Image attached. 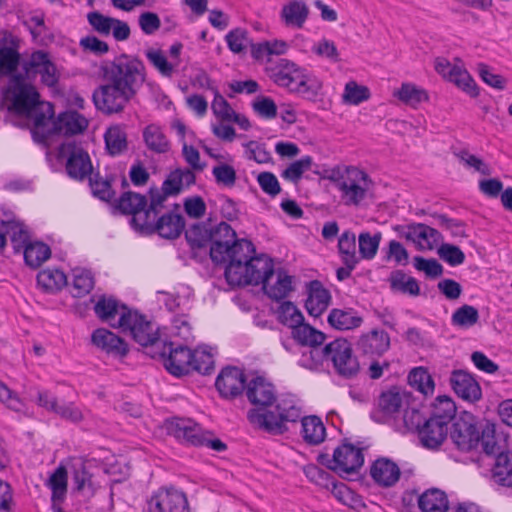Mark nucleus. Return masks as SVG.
Masks as SVG:
<instances>
[{
    "mask_svg": "<svg viewBox=\"0 0 512 512\" xmlns=\"http://www.w3.org/2000/svg\"><path fill=\"white\" fill-rule=\"evenodd\" d=\"M19 40L12 33L5 31L0 39V76L9 75L19 65Z\"/></svg>",
    "mask_w": 512,
    "mask_h": 512,
    "instance_id": "4be33fe9",
    "label": "nucleus"
},
{
    "mask_svg": "<svg viewBox=\"0 0 512 512\" xmlns=\"http://www.w3.org/2000/svg\"><path fill=\"white\" fill-rule=\"evenodd\" d=\"M301 419V434L304 441L311 445H318L324 441L326 428L322 420L317 416H306Z\"/></svg>",
    "mask_w": 512,
    "mask_h": 512,
    "instance_id": "e433bc0d",
    "label": "nucleus"
},
{
    "mask_svg": "<svg viewBox=\"0 0 512 512\" xmlns=\"http://www.w3.org/2000/svg\"><path fill=\"white\" fill-rule=\"evenodd\" d=\"M302 69L303 68L287 59H281L276 66L271 69L270 77L275 84L291 91L297 76L302 73Z\"/></svg>",
    "mask_w": 512,
    "mask_h": 512,
    "instance_id": "7c9ffc66",
    "label": "nucleus"
},
{
    "mask_svg": "<svg viewBox=\"0 0 512 512\" xmlns=\"http://www.w3.org/2000/svg\"><path fill=\"white\" fill-rule=\"evenodd\" d=\"M492 479L501 486L512 487V451L500 453L496 457Z\"/></svg>",
    "mask_w": 512,
    "mask_h": 512,
    "instance_id": "a19ab883",
    "label": "nucleus"
},
{
    "mask_svg": "<svg viewBox=\"0 0 512 512\" xmlns=\"http://www.w3.org/2000/svg\"><path fill=\"white\" fill-rule=\"evenodd\" d=\"M363 463L362 449L349 443H343L334 450L329 468L340 476L350 475L358 472Z\"/></svg>",
    "mask_w": 512,
    "mask_h": 512,
    "instance_id": "dca6fc26",
    "label": "nucleus"
},
{
    "mask_svg": "<svg viewBox=\"0 0 512 512\" xmlns=\"http://www.w3.org/2000/svg\"><path fill=\"white\" fill-rule=\"evenodd\" d=\"M327 359L335 371L342 377L352 378L357 375L360 365L353 354L351 344L344 338H337L326 345Z\"/></svg>",
    "mask_w": 512,
    "mask_h": 512,
    "instance_id": "9d476101",
    "label": "nucleus"
},
{
    "mask_svg": "<svg viewBox=\"0 0 512 512\" xmlns=\"http://www.w3.org/2000/svg\"><path fill=\"white\" fill-rule=\"evenodd\" d=\"M298 364L306 369L317 371L322 367L323 361L327 359L326 346L321 345L303 347L300 350Z\"/></svg>",
    "mask_w": 512,
    "mask_h": 512,
    "instance_id": "49530a36",
    "label": "nucleus"
},
{
    "mask_svg": "<svg viewBox=\"0 0 512 512\" xmlns=\"http://www.w3.org/2000/svg\"><path fill=\"white\" fill-rule=\"evenodd\" d=\"M408 382L411 387L425 396L432 395L434 392V380L426 368L412 369L408 375Z\"/></svg>",
    "mask_w": 512,
    "mask_h": 512,
    "instance_id": "3c124183",
    "label": "nucleus"
},
{
    "mask_svg": "<svg viewBox=\"0 0 512 512\" xmlns=\"http://www.w3.org/2000/svg\"><path fill=\"white\" fill-rule=\"evenodd\" d=\"M191 371H197L203 375L210 374L214 369V356L207 348H198L193 351Z\"/></svg>",
    "mask_w": 512,
    "mask_h": 512,
    "instance_id": "052dcab7",
    "label": "nucleus"
},
{
    "mask_svg": "<svg viewBox=\"0 0 512 512\" xmlns=\"http://www.w3.org/2000/svg\"><path fill=\"white\" fill-rule=\"evenodd\" d=\"M143 140L147 148L154 153L164 154L170 150V142L159 125L146 126L143 130Z\"/></svg>",
    "mask_w": 512,
    "mask_h": 512,
    "instance_id": "c9c22d12",
    "label": "nucleus"
},
{
    "mask_svg": "<svg viewBox=\"0 0 512 512\" xmlns=\"http://www.w3.org/2000/svg\"><path fill=\"white\" fill-rule=\"evenodd\" d=\"M479 320L478 310L471 305H463L456 309L451 317V322L455 326L469 328L475 325Z\"/></svg>",
    "mask_w": 512,
    "mask_h": 512,
    "instance_id": "4d7b16f0",
    "label": "nucleus"
},
{
    "mask_svg": "<svg viewBox=\"0 0 512 512\" xmlns=\"http://www.w3.org/2000/svg\"><path fill=\"white\" fill-rule=\"evenodd\" d=\"M147 59L150 63L166 77H171L178 66V62H169L165 54L158 49L149 50L146 53Z\"/></svg>",
    "mask_w": 512,
    "mask_h": 512,
    "instance_id": "69168bd1",
    "label": "nucleus"
},
{
    "mask_svg": "<svg viewBox=\"0 0 512 512\" xmlns=\"http://www.w3.org/2000/svg\"><path fill=\"white\" fill-rule=\"evenodd\" d=\"M382 239L380 232L371 234L370 232H362L358 236L359 258L372 260L379 249Z\"/></svg>",
    "mask_w": 512,
    "mask_h": 512,
    "instance_id": "864d4df0",
    "label": "nucleus"
},
{
    "mask_svg": "<svg viewBox=\"0 0 512 512\" xmlns=\"http://www.w3.org/2000/svg\"><path fill=\"white\" fill-rule=\"evenodd\" d=\"M308 7L303 1L293 0L282 7L281 18L286 26L301 28L307 17Z\"/></svg>",
    "mask_w": 512,
    "mask_h": 512,
    "instance_id": "4c0bfd02",
    "label": "nucleus"
},
{
    "mask_svg": "<svg viewBox=\"0 0 512 512\" xmlns=\"http://www.w3.org/2000/svg\"><path fill=\"white\" fill-rule=\"evenodd\" d=\"M124 310L131 311L127 306L120 305L111 297H101L94 306L97 317L115 328H118L116 317L118 316L119 319Z\"/></svg>",
    "mask_w": 512,
    "mask_h": 512,
    "instance_id": "473e14b6",
    "label": "nucleus"
},
{
    "mask_svg": "<svg viewBox=\"0 0 512 512\" xmlns=\"http://www.w3.org/2000/svg\"><path fill=\"white\" fill-rule=\"evenodd\" d=\"M215 386L223 398H235L242 394L246 385L244 372L237 367L223 368L216 378Z\"/></svg>",
    "mask_w": 512,
    "mask_h": 512,
    "instance_id": "412c9836",
    "label": "nucleus"
},
{
    "mask_svg": "<svg viewBox=\"0 0 512 512\" xmlns=\"http://www.w3.org/2000/svg\"><path fill=\"white\" fill-rule=\"evenodd\" d=\"M3 94L11 102L9 109L32 118L36 128L44 127L54 116L52 104L40 101L36 88L22 75H13Z\"/></svg>",
    "mask_w": 512,
    "mask_h": 512,
    "instance_id": "39448f33",
    "label": "nucleus"
},
{
    "mask_svg": "<svg viewBox=\"0 0 512 512\" xmlns=\"http://www.w3.org/2000/svg\"><path fill=\"white\" fill-rule=\"evenodd\" d=\"M105 146L109 155L119 156L128 149L127 134L120 125L109 127L104 134Z\"/></svg>",
    "mask_w": 512,
    "mask_h": 512,
    "instance_id": "ea45409f",
    "label": "nucleus"
},
{
    "mask_svg": "<svg viewBox=\"0 0 512 512\" xmlns=\"http://www.w3.org/2000/svg\"><path fill=\"white\" fill-rule=\"evenodd\" d=\"M212 175L218 185L226 188H232L237 179L234 167L224 162H219L212 168Z\"/></svg>",
    "mask_w": 512,
    "mask_h": 512,
    "instance_id": "e2e57ef3",
    "label": "nucleus"
},
{
    "mask_svg": "<svg viewBox=\"0 0 512 512\" xmlns=\"http://www.w3.org/2000/svg\"><path fill=\"white\" fill-rule=\"evenodd\" d=\"M194 182L195 174L192 170L176 169L168 175L161 188L173 196L179 194L184 186H190Z\"/></svg>",
    "mask_w": 512,
    "mask_h": 512,
    "instance_id": "58836bf2",
    "label": "nucleus"
},
{
    "mask_svg": "<svg viewBox=\"0 0 512 512\" xmlns=\"http://www.w3.org/2000/svg\"><path fill=\"white\" fill-rule=\"evenodd\" d=\"M0 402L15 412L24 414L27 412L24 401L2 381H0Z\"/></svg>",
    "mask_w": 512,
    "mask_h": 512,
    "instance_id": "338daca9",
    "label": "nucleus"
},
{
    "mask_svg": "<svg viewBox=\"0 0 512 512\" xmlns=\"http://www.w3.org/2000/svg\"><path fill=\"white\" fill-rule=\"evenodd\" d=\"M389 282L391 289L394 291L411 296H418L420 294V287L417 280L408 276L401 270L392 272Z\"/></svg>",
    "mask_w": 512,
    "mask_h": 512,
    "instance_id": "09e8293b",
    "label": "nucleus"
},
{
    "mask_svg": "<svg viewBox=\"0 0 512 512\" xmlns=\"http://www.w3.org/2000/svg\"><path fill=\"white\" fill-rule=\"evenodd\" d=\"M292 335L301 348L322 345L325 341L324 333L303 322L292 330Z\"/></svg>",
    "mask_w": 512,
    "mask_h": 512,
    "instance_id": "8fccbe9b",
    "label": "nucleus"
},
{
    "mask_svg": "<svg viewBox=\"0 0 512 512\" xmlns=\"http://www.w3.org/2000/svg\"><path fill=\"white\" fill-rule=\"evenodd\" d=\"M246 396L256 406L248 412L249 421L269 434H284L288 431V423L297 422L302 415L294 396L277 398L274 386L262 377H256L247 384Z\"/></svg>",
    "mask_w": 512,
    "mask_h": 512,
    "instance_id": "f03ea898",
    "label": "nucleus"
},
{
    "mask_svg": "<svg viewBox=\"0 0 512 512\" xmlns=\"http://www.w3.org/2000/svg\"><path fill=\"white\" fill-rule=\"evenodd\" d=\"M338 251L342 263L358 264L359 256L356 252V235L350 230L344 231L338 239Z\"/></svg>",
    "mask_w": 512,
    "mask_h": 512,
    "instance_id": "de8ad7c7",
    "label": "nucleus"
},
{
    "mask_svg": "<svg viewBox=\"0 0 512 512\" xmlns=\"http://www.w3.org/2000/svg\"><path fill=\"white\" fill-rule=\"evenodd\" d=\"M94 286L92 273L86 269L75 268L72 271L71 293L74 297L87 295Z\"/></svg>",
    "mask_w": 512,
    "mask_h": 512,
    "instance_id": "603ef678",
    "label": "nucleus"
},
{
    "mask_svg": "<svg viewBox=\"0 0 512 512\" xmlns=\"http://www.w3.org/2000/svg\"><path fill=\"white\" fill-rule=\"evenodd\" d=\"M450 384L454 392L466 401L475 402L482 396L479 383L466 371H453L450 377Z\"/></svg>",
    "mask_w": 512,
    "mask_h": 512,
    "instance_id": "b1692460",
    "label": "nucleus"
},
{
    "mask_svg": "<svg viewBox=\"0 0 512 512\" xmlns=\"http://www.w3.org/2000/svg\"><path fill=\"white\" fill-rule=\"evenodd\" d=\"M236 233L226 222L211 226L210 257L215 263H222L230 246L236 241Z\"/></svg>",
    "mask_w": 512,
    "mask_h": 512,
    "instance_id": "a211bd4d",
    "label": "nucleus"
},
{
    "mask_svg": "<svg viewBox=\"0 0 512 512\" xmlns=\"http://www.w3.org/2000/svg\"><path fill=\"white\" fill-rule=\"evenodd\" d=\"M227 254L222 263H226L225 278L233 286L250 285L258 280L259 271L267 267L270 258L266 255L255 256L254 245L245 239H237Z\"/></svg>",
    "mask_w": 512,
    "mask_h": 512,
    "instance_id": "20e7f679",
    "label": "nucleus"
},
{
    "mask_svg": "<svg viewBox=\"0 0 512 512\" xmlns=\"http://www.w3.org/2000/svg\"><path fill=\"white\" fill-rule=\"evenodd\" d=\"M148 512H190L186 494L174 487H161L147 502Z\"/></svg>",
    "mask_w": 512,
    "mask_h": 512,
    "instance_id": "ddd939ff",
    "label": "nucleus"
},
{
    "mask_svg": "<svg viewBox=\"0 0 512 512\" xmlns=\"http://www.w3.org/2000/svg\"><path fill=\"white\" fill-rule=\"evenodd\" d=\"M53 132L62 135H75L82 133L88 126L87 119L75 111L61 113L53 121Z\"/></svg>",
    "mask_w": 512,
    "mask_h": 512,
    "instance_id": "c756f323",
    "label": "nucleus"
},
{
    "mask_svg": "<svg viewBox=\"0 0 512 512\" xmlns=\"http://www.w3.org/2000/svg\"><path fill=\"white\" fill-rule=\"evenodd\" d=\"M313 160L311 156H304L299 160L292 162L285 170L282 171L281 177L292 183H298L305 171L312 166Z\"/></svg>",
    "mask_w": 512,
    "mask_h": 512,
    "instance_id": "13d9d810",
    "label": "nucleus"
},
{
    "mask_svg": "<svg viewBox=\"0 0 512 512\" xmlns=\"http://www.w3.org/2000/svg\"><path fill=\"white\" fill-rule=\"evenodd\" d=\"M267 267L259 271L260 278L250 285L263 284L267 296L274 300H282L292 291V276L282 269L274 270L273 261L269 258Z\"/></svg>",
    "mask_w": 512,
    "mask_h": 512,
    "instance_id": "9b49d317",
    "label": "nucleus"
},
{
    "mask_svg": "<svg viewBox=\"0 0 512 512\" xmlns=\"http://www.w3.org/2000/svg\"><path fill=\"white\" fill-rule=\"evenodd\" d=\"M363 319L352 308L332 309L328 315V323L338 330H351L358 328Z\"/></svg>",
    "mask_w": 512,
    "mask_h": 512,
    "instance_id": "72a5a7b5",
    "label": "nucleus"
},
{
    "mask_svg": "<svg viewBox=\"0 0 512 512\" xmlns=\"http://www.w3.org/2000/svg\"><path fill=\"white\" fill-rule=\"evenodd\" d=\"M434 68L444 79L454 83L468 95L472 97L478 96L475 81L459 63H451L444 57H438L435 59Z\"/></svg>",
    "mask_w": 512,
    "mask_h": 512,
    "instance_id": "2eb2a0df",
    "label": "nucleus"
},
{
    "mask_svg": "<svg viewBox=\"0 0 512 512\" xmlns=\"http://www.w3.org/2000/svg\"><path fill=\"white\" fill-rule=\"evenodd\" d=\"M38 286L47 293H55L67 284V277L59 269H44L37 275Z\"/></svg>",
    "mask_w": 512,
    "mask_h": 512,
    "instance_id": "a18cd8bd",
    "label": "nucleus"
},
{
    "mask_svg": "<svg viewBox=\"0 0 512 512\" xmlns=\"http://www.w3.org/2000/svg\"><path fill=\"white\" fill-rule=\"evenodd\" d=\"M147 199L135 192H125L118 200L117 208L124 214L132 215V225L141 230L149 229L153 224L151 211H146Z\"/></svg>",
    "mask_w": 512,
    "mask_h": 512,
    "instance_id": "4468645a",
    "label": "nucleus"
},
{
    "mask_svg": "<svg viewBox=\"0 0 512 512\" xmlns=\"http://www.w3.org/2000/svg\"><path fill=\"white\" fill-rule=\"evenodd\" d=\"M186 239L192 247L202 248L209 245L211 240V226L195 224L186 231Z\"/></svg>",
    "mask_w": 512,
    "mask_h": 512,
    "instance_id": "bf43d9fd",
    "label": "nucleus"
},
{
    "mask_svg": "<svg viewBox=\"0 0 512 512\" xmlns=\"http://www.w3.org/2000/svg\"><path fill=\"white\" fill-rule=\"evenodd\" d=\"M60 157H65L66 171L76 180L90 178L93 166L89 154L74 141H67L60 146Z\"/></svg>",
    "mask_w": 512,
    "mask_h": 512,
    "instance_id": "f8f14e48",
    "label": "nucleus"
},
{
    "mask_svg": "<svg viewBox=\"0 0 512 512\" xmlns=\"http://www.w3.org/2000/svg\"><path fill=\"white\" fill-rule=\"evenodd\" d=\"M390 347V337L382 329H373L363 334L358 342V350L371 358L383 355Z\"/></svg>",
    "mask_w": 512,
    "mask_h": 512,
    "instance_id": "5701e85b",
    "label": "nucleus"
},
{
    "mask_svg": "<svg viewBox=\"0 0 512 512\" xmlns=\"http://www.w3.org/2000/svg\"><path fill=\"white\" fill-rule=\"evenodd\" d=\"M47 486L51 489L52 507L54 505L60 506L65 500L67 493V470L64 466L60 465L50 475Z\"/></svg>",
    "mask_w": 512,
    "mask_h": 512,
    "instance_id": "37998d69",
    "label": "nucleus"
},
{
    "mask_svg": "<svg viewBox=\"0 0 512 512\" xmlns=\"http://www.w3.org/2000/svg\"><path fill=\"white\" fill-rule=\"evenodd\" d=\"M321 89L322 81L303 68L290 92L296 93L304 99L314 100L320 94Z\"/></svg>",
    "mask_w": 512,
    "mask_h": 512,
    "instance_id": "2f4dec72",
    "label": "nucleus"
},
{
    "mask_svg": "<svg viewBox=\"0 0 512 512\" xmlns=\"http://www.w3.org/2000/svg\"><path fill=\"white\" fill-rule=\"evenodd\" d=\"M145 80L144 65L122 56L102 67V83L93 92L97 110L112 115L124 111Z\"/></svg>",
    "mask_w": 512,
    "mask_h": 512,
    "instance_id": "f257e3e1",
    "label": "nucleus"
},
{
    "mask_svg": "<svg viewBox=\"0 0 512 512\" xmlns=\"http://www.w3.org/2000/svg\"><path fill=\"white\" fill-rule=\"evenodd\" d=\"M289 45L283 40L263 41L252 45L251 54L257 61H269L271 56H280L287 52Z\"/></svg>",
    "mask_w": 512,
    "mask_h": 512,
    "instance_id": "79ce46f5",
    "label": "nucleus"
},
{
    "mask_svg": "<svg viewBox=\"0 0 512 512\" xmlns=\"http://www.w3.org/2000/svg\"><path fill=\"white\" fill-rule=\"evenodd\" d=\"M277 317L282 324L290 327L292 330L304 321L301 311L290 301L282 302L279 305Z\"/></svg>",
    "mask_w": 512,
    "mask_h": 512,
    "instance_id": "5fc2aeb1",
    "label": "nucleus"
},
{
    "mask_svg": "<svg viewBox=\"0 0 512 512\" xmlns=\"http://www.w3.org/2000/svg\"><path fill=\"white\" fill-rule=\"evenodd\" d=\"M405 404H407L406 393L397 389H390L383 392L378 401L380 410L389 416L399 413Z\"/></svg>",
    "mask_w": 512,
    "mask_h": 512,
    "instance_id": "c03bdc74",
    "label": "nucleus"
},
{
    "mask_svg": "<svg viewBox=\"0 0 512 512\" xmlns=\"http://www.w3.org/2000/svg\"><path fill=\"white\" fill-rule=\"evenodd\" d=\"M25 71L28 76L40 75L41 82L48 87H53L58 82L56 66L44 51L39 50L31 54L25 64Z\"/></svg>",
    "mask_w": 512,
    "mask_h": 512,
    "instance_id": "aec40b11",
    "label": "nucleus"
},
{
    "mask_svg": "<svg viewBox=\"0 0 512 512\" xmlns=\"http://www.w3.org/2000/svg\"><path fill=\"white\" fill-rule=\"evenodd\" d=\"M91 341L96 347L105 351L107 354L121 357L125 356L128 352L125 341L105 328L96 329L92 333Z\"/></svg>",
    "mask_w": 512,
    "mask_h": 512,
    "instance_id": "bb28decb",
    "label": "nucleus"
},
{
    "mask_svg": "<svg viewBox=\"0 0 512 512\" xmlns=\"http://www.w3.org/2000/svg\"><path fill=\"white\" fill-rule=\"evenodd\" d=\"M159 355L165 359V367L172 375L182 376L191 371L193 351L187 346L164 343Z\"/></svg>",
    "mask_w": 512,
    "mask_h": 512,
    "instance_id": "f3484780",
    "label": "nucleus"
},
{
    "mask_svg": "<svg viewBox=\"0 0 512 512\" xmlns=\"http://www.w3.org/2000/svg\"><path fill=\"white\" fill-rule=\"evenodd\" d=\"M185 227L184 218L174 212H168L156 218L149 229H141V231H155L162 238L175 239L183 232Z\"/></svg>",
    "mask_w": 512,
    "mask_h": 512,
    "instance_id": "a878e982",
    "label": "nucleus"
},
{
    "mask_svg": "<svg viewBox=\"0 0 512 512\" xmlns=\"http://www.w3.org/2000/svg\"><path fill=\"white\" fill-rule=\"evenodd\" d=\"M331 302V294L320 281H311L307 288L305 307L309 315L319 317L327 310Z\"/></svg>",
    "mask_w": 512,
    "mask_h": 512,
    "instance_id": "393cba45",
    "label": "nucleus"
},
{
    "mask_svg": "<svg viewBox=\"0 0 512 512\" xmlns=\"http://www.w3.org/2000/svg\"><path fill=\"white\" fill-rule=\"evenodd\" d=\"M372 479L381 487H392L400 478L398 465L388 458H379L370 468Z\"/></svg>",
    "mask_w": 512,
    "mask_h": 512,
    "instance_id": "cd10ccee",
    "label": "nucleus"
},
{
    "mask_svg": "<svg viewBox=\"0 0 512 512\" xmlns=\"http://www.w3.org/2000/svg\"><path fill=\"white\" fill-rule=\"evenodd\" d=\"M394 95L402 102L411 106H415L428 99L425 90L410 83H403L401 88L395 92Z\"/></svg>",
    "mask_w": 512,
    "mask_h": 512,
    "instance_id": "6e6d98bb",
    "label": "nucleus"
},
{
    "mask_svg": "<svg viewBox=\"0 0 512 512\" xmlns=\"http://www.w3.org/2000/svg\"><path fill=\"white\" fill-rule=\"evenodd\" d=\"M7 236L10 237L15 253L23 252L25 263L37 268L51 256V250L43 242H30V234L26 226L19 220L0 219V252L5 248Z\"/></svg>",
    "mask_w": 512,
    "mask_h": 512,
    "instance_id": "423d86ee",
    "label": "nucleus"
},
{
    "mask_svg": "<svg viewBox=\"0 0 512 512\" xmlns=\"http://www.w3.org/2000/svg\"><path fill=\"white\" fill-rule=\"evenodd\" d=\"M448 504L445 492L437 488L426 490L418 498V507L422 512H446Z\"/></svg>",
    "mask_w": 512,
    "mask_h": 512,
    "instance_id": "f704fd0d",
    "label": "nucleus"
},
{
    "mask_svg": "<svg viewBox=\"0 0 512 512\" xmlns=\"http://www.w3.org/2000/svg\"><path fill=\"white\" fill-rule=\"evenodd\" d=\"M407 239L413 241L419 249L432 250L442 238L440 232L435 228L419 223L409 226Z\"/></svg>",
    "mask_w": 512,
    "mask_h": 512,
    "instance_id": "c85d7f7f",
    "label": "nucleus"
},
{
    "mask_svg": "<svg viewBox=\"0 0 512 512\" xmlns=\"http://www.w3.org/2000/svg\"><path fill=\"white\" fill-rule=\"evenodd\" d=\"M450 436L461 451H470L479 446L480 433L470 416L457 419L452 425Z\"/></svg>",
    "mask_w": 512,
    "mask_h": 512,
    "instance_id": "6ab92c4d",
    "label": "nucleus"
},
{
    "mask_svg": "<svg viewBox=\"0 0 512 512\" xmlns=\"http://www.w3.org/2000/svg\"><path fill=\"white\" fill-rule=\"evenodd\" d=\"M438 404L430 418L418 426L422 445L428 449L438 448L447 437L448 425L455 416L454 402L447 396H439Z\"/></svg>",
    "mask_w": 512,
    "mask_h": 512,
    "instance_id": "0eeeda50",
    "label": "nucleus"
},
{
    "mask_svg": "<svg viewBox=\"0 0 512 512\" xmlns=\"http://www.w3.org/2000/svg\"><path fill=\"white\" fill-rule=\"evenodd\" d=\"M323 178L334 185L343 206L359 208L371 197L373 182L364 170L356 166L336 165L324 169Z\"/></svg>",
    "mask_w": 512,
    "mask_h": 512,
    "instance_id": "7ed1b4c3",
    "label": "nucleus"
},
{
    "mask_svg": "<svg viewBox=\"0 0 512 512\" xmlns=\"http://www.w3.org/2000/svg\"><path fill=\"white\" fill-rule=\"evenodd\" d=\"M73 482L78 492L92 496L95 492V486L92 482V475L83 464L74 469Z\"/></svg>",
    "mask_w": 512,
    "mask_h": 512,
    "instance_id": "0e129e2a",
    "label": "nucleus"
},
{
    "mask_svg": "<svg viewBox=\"0 0 512 512\" xmlns=\"http://www.w3.org/2000/svg\"><path fill=\"white\" fill-rule=\"evenodd\" d=\"M117 326L124 332H129L133 339L144 347H154L161 344L158 327L148 321L137 311H123L117 319Z\"/></svg>",
    "mask_w": 512,
    "mask_h": 512,
    "instance_id": "1a4fd4ad",
    "label": "nucleus"
},
{
    "mask_svg": "<svg viewBox=\"0 0 512 512\" xmlns=\"http://www.w3.org/2000/svg\"><path fill=\"white\" fill-rule=\"evenodd\" d=\"M225 40L230 51L242 53L249 44L248 32L241 28L233 29L227 33Z\"/></svg>",
    "mask_w": 512,
    "mask_h": 512,
    "instance_id": "774afa93",
    "label": "nucleus"
},
{
    "mask_svg": "<svg viewBox=\"0 0 512 512\" xmlns=\"http://www.w3.org/2000/svg\"><path fill=\"white\" fill-rule=\"evenodd\" d=\"M479 445H481L487 455H496L497 457L500 453L507 452L504 451V441L498 439L494 429L487 428L483 430L480 435Z\"/></svg>",
    "mask_w": 512,
    "mask_h": 512,
    "instance_id": "680f3d73",
    "label": "nucleus"
},
{
    "mask_svg": "<svg viewBox=\"0 0 512 512\" xmlns=\"http://www.w3.org/2000/svg\"><path fill=\"white\" fill-rule=\"evenodd\" d=\"M166 429L169 434L176 439L194 445L206 446L215 451L222 452L226 449V444L220 439H211L208 432L190 418L174 417L166 422Z\"/></svg>",
    "mask_w": 512,
    "mask_h": 512,
    "instance_id": "6e6552de",
    "label": "nucleus"
}]
</instances>
